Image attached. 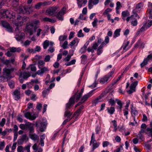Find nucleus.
<instances>
[{"instance_id":"obj_1","label":"nucleus","mask_w":152,"mask_h":152,"mask_svg":"<svg viewBox=\"0 0 152 152\" xmlns=\"http://www.w3.org/2000/svg\"><path fill=\"white\" fill-rule=\"evenodd\" d=\"M39 24L40 21L39 20H34L26 26V28L27 30H30L31 28H33L34 32H36V30L39 27Z\"/></svg>"},{"instance_id":"obj_2","label":"nucleus","mask_w":152,"mask_h":152,"mask_svg":"<svg viewBox=\"0 0 152 152\" xmlns=\"http://www.w3.org/2000/svg\"><path fill=\"white\" fill-rule=\"evenodd\" d=\"M28 18L26 16L22 17L18 15L17 17V19L15 24L16 26V30H18V27L22 26L24 22H26Z\"/></svg>"},{"instance_id":"obj_3","label":"nucleus","mask_w":152,"mask_h":152,"mask_svg":"<svg viewBox=\"0 0 152 152\" xmlns=\"http://www.w3.org/2000/svg\"><path fill=\"white\" fill-rule=\"evenodd\" d=\"M115 69H113L110 72H109L108 74L106 75L99 79V82L100 83L103 84L104 83H107L108 80L112 77V75L114 73Z\"/></svg>"},{"instance_id":"obj_4","label":"nucleus","mask_w":152,"mask_h":152,"mask_svg":"<svg viewBox=\"0 0 152 152\" xmlns=\"http://www.w3.org/2000/svg\"><path fill=\"white\" fill-rule=\"evenodd\" d=\"M14 70V69L13 68H8L7 67H5L3 69V75L7 79L11 78L12 77L10 75V74Z\"/></svg>"},{"instance_id":"obj_5","label":"nucleus","mask_w":152,"mask_h":152,"mask_svg":"<svg viewBox=\"0 0 152 152\" xmlns=\"http://www.w3.org/2000/svg\"><path fill=\"white\" fill-rule=\"evenodd\" d=\"M36 124L37 127H39L40 132H42L45 131L47 124V122L45 119H43V121L39 124L37 122H36Z\"/></svg>"},{"instance_id":"obj_6","label":"nucleus","mask_w":152,"mask_h":152,"mask_svg":"<svg viewBox=\"0 0 152 152\" xmlns=\"http://www.w3.org/2000/svg\"><path fill=\"white\" fill-rule=\"evenodd\" d=\"M76 94H74L72 97H71L69 102L66 104V110H68L70 109L71 106L73 105L75 103V98Z\"/></svg>"},{"instance_id":"obj_7","label":"nucleus","mask_w":152,"mask_h":152,"mask_svg":"<svg viewBox=\"0 0 152 152\" xmlns=\"http://www.w3.org/2000/svg\"><path fill=\"white\" fill-rule=\"evenodd\" d=\"M94 134V133H92V136L91 138V140L90 142V145H91V143H93L92 149L94 150L96 148H98L99 145V142H97L95 140Z\"/></svg>"},{"instance_id":"obj_8","label":"nucleus","mask_w":152,"mask_h":152,"mask_svg":"<svg viewBox=\"0 0 152 152\" xmlns=\"http://www.w3.org/2000/svg\"><path fill=\"white\" fill-rule=\"evenodd\" d=\"M66 9L65 7H63L58 13L56 17L59 20L62 21L64 20L63 15L66 13Z\"/></svg>"},{"instance_id":"obj_9","label":"nucleus","mask_w":152,"mask_h":152,"mask_svg":"<svg viewBox=\"0 0 152 152\" xmlns=\"http://www.w3.org/2000/svg\"><path fill=\"white\" fill-rule=\"evenodd\" d=\"M108 92L106 91L103 92L98 97L93 101V104L94 105H96L99 102H101L102 98Z\"/></svg>"},{"instance_id":"obj_10","label":"nucleus","mask_w":152,"mask_h":152,"mask_svg":"<svg viewBox=\"0 0 152 152\" xmlns=\"http://www.w3.org/2000/svg\"><path fill=\"white\" fill-rule=\"evenodd\" d=\"M58 8L57 7H52L47 10L46 13L47 15L51 16L54 15Z\"/></svg>"},{"instance_id":"obj_11","label":"nucleus","mask_w":152,"mask_h":152,"mask_svg":"<svg viewBox=\"0 0 152 152\" xmlns=\"http://www.w3.org/2000/svg\"><path fill=\"white\" fill-rule=\"evenodd\" d=\"M138 82L136 81L132 83L130 86V89L127 91V92L129 94H131L133 93L135 91V87L137 85Z\"/></svg>"},{"instance_id":"obj_12","label":"nucleus","mask_w":152,"mask_h":152,"mask_svg":"<svg viewBox=\"0 0 152 152\" xmlns=\"http://www.w3.org/2000/svg\"><path fill=\"white\" fill-rule=\"evenodd\" d=\"M1 24L2 26L5 28L7 31L10 32H12V28L7 22L5 21H2Z\"/></svg>"},{"instance_id":"obj_13","label":"nucleus","mask_w":152,"mask_h":152,"mask_svg":"<svg viewBox=\"0 0 152 152\" xmlns=\"http://www.w3.org/2000/svg\"><path fill=\"white\" fill-rule=\"evenodd\" d=\"M25 117L27 119H28L32 120L35 119L37 115L35 114H34L33 115L29 112H27L24 114Z\"/></svg>"},{"instance_id":"obj_14","label":"nucleus","mask_w":152,"mask_h":152,"mask_svg":"<svg viewBox=\"0 0 152 152\" xmlns=\"http://www.w3.org/2000/svg\"><path fill=\"white\" fill-rule=\"evenodd\" d=\"M26 129L29 130L30 133H32L34 132V124L29 122H27L26 123Z\"/></svg>"},{"instance_id":"obj_15","label":"nucleus","mask_w":152,"mask_h":152,"mask_svg":"<svg viewBox=\"0 0 152 152\" xmlns=\"http://www.w3.org/2000/svg\"><path fill=\"white\" fill-rule=\"evenodd\" d=\"M40 69L37 72V74L41 76L43 75V74L46 71H49L48 68L46 67H44L42 68L41 67Z\"/></svg>"},{"instance_id":"obj_16","label":"nucleus","mask_w":152,"mask_h":152,"mask_svg":"<svg viewBox=\"0 0 152 152\" xmlns=\"http://www.w3.org/2000/svg\"><path fill=\"white\" fill-rule=\"evenodd\" d=\"M93 91H90L88 94H85L81 98L80 101L81 103L85 102L87 99L92 95Z\"/></svg>"},{"instance_id":"obj_17","label":"nucleus","mask_w":152,"mask_h":152,"mask_svg":"<svg viewBox=\"0 0 152 152\" xmlns=\"http://www.w3.org/2000/svg\"><path fill=\"white\" fill-rule=\"evenodd\" d=\"M143 6V3L142 2L138 3L136 4L135 8L133 10H136L138 12H140L141 10L142 9Z\"/></svg>"},{"instance_id":"obj_18","label":"nucleus","mask_w":152,"mask_h":152,"mask_svg":"<svg viewBox=\"0 0 152 152\" xmlns=\"http://www.w3.org/2000/svg\"><path fill=\"white\" fill-rule=\"evenodd\" d=\"M144 44L143 42L141 41V39H139L137 42L135 44L133 49H134L135 48H137L139 46L140 48H144Z\"/></svg>"},{"instance_id":"obj_19","label":"nucleus","mask_w":152,"mask_h":152,"mask_svg":"<svg viewBox=\"0 0 152 152\" xmlns=\"http://www.w3.org/2000/svg\"><path fill=\"white\" fill-rule=\"evenodd\" d=\"M30 76V73L29 72H20V77L23 78L24 79H26Z\"/></svg>"},{"instance_id":"obj_20","label":"nucleus","mask_w":152,"mask_h":152,"mask_svg":"<svg viewBox=\"0 0 152 152\" xmlns=\"http://www.w3.org/2000/svg\"><path fill=\"white\" fill-rule=\"evenodd\" d=\"M13 96L15 99L18 100L20 98V93L17 90H15L13 93Z\"/></svg>"},{"instance_id":"obj_21","label":"nucleus","mask_w":152,"mask_h":152,"mask_svg":"<svg viewBox=\"0 0 152 152\" xmlns=\"http://www.w3.org/2000/svg\"><path fill=\"white\" fill-rule=\"evenodd\" d=\"M29 136L30 138L34 141H35L37 140L38 141L39 140V137L36 134L30 133Z\"/></svg>"},{"instance_id":"obj_22","label":"nucleus","mask_w":152,"mask_h":152,"mask_svg":"<svg viewBox=\"0 0 152 152\" xmlns=\"http://www.w3.org/2000/svg\"><path fill=\"white\" fill-rule=\"evenodd\" d=\"M12 12L9 10L5 11L3 13V15L4 18H11L12 16L13 15L12 14Z\"/></svg>"},{"instance_id":"obj_23","label":"nucleus","mask_w":152,"mask_h":152,"mask_svg":"<svg viewBox=\"0 0 152 152\" xmlns=\"http://www.w3.org/2000/svg\"><path fill=\"white\" fill-rule=\"evenodd\" d=\"M25 34L23 33H21L20 35H16L15 38L17 41L21 40L25 38Z\"/></svg>"},{"instance_id":"obj_24","label":"nucleus","mask_w":152,"mask_h":152,"mask_svg":"<svg viewBox=\"0 0 152 152\" xmlns=\"http://www.w3.org/2000/svg\"><path fill=\"white\" fill-rule=\"evenodd\" d=\"M77 4L79 8H80L82 6V5H85L87 3V0H77Z\"/></svg>"},{"instance_id":"obj_25","label":"nucleus","mask_w":152,"mask_h":152,"mask_svg":"<svg viewBox=\"0 0 152 152\" xmlns=\"http://www.w3.org/2000/svg\"><path fill=\"white\" fill-rule=\"evenodd\" d=\"M84 106H81L74 113L73 116L77 118L80 115L81 110L83 109Z\"/></svg>"},{"instance_id":"obj_26","label":"nucleus","mask_w":152,"mask_h":152,"mask_svg":"<svg viewBox=\"0 0 152 152\" xmlns=\"http://www.w3.org/2000/svg\"><path fill=\"white\" fill-rule=\"evenodd\" d=\"M9 50L10 52L12 53L19 52L21 50L20 48H16L14 47L10 48Z\"/></svg>"},{"instance_id":"obj_27","label":"nucleus","mask_w":152,"mask_h":152,"mask_svg":"<svg viewBox=\"0 0 152 152\" xmlns=\"http://www.w3.org/2000/svg\"><path fill=\"white\" fill-rule=\"evenodd\" d=\"M138 23L137 19L134 17L133 16L131 19V24L132 26H137Z\"/></svg>"},{"instance_id":"obj_28","label":"nucleus","mask_w":152,"mask_h":152,"mask_svg":"<svg viewBox=\"0 0 152 152\" xmlns=\"http://www.w3.org/2000/svg\"><path fill=\"white\" fill-rule=\"evenodd\" d=\"M129 12L127 11H124L122 12V19L124 20H125V18L129 15Z\"/></svg>"},{"instance_id":"obj_29","label":"nucleus","mask_w":152,"mask_h":152,"mask_svg":"<svg viewBox=\"0 0 152 152\" xmlns=\"http://www.w3.org/2000/svg\"><path fill=\"white\" fill-rule=\"evenodd\" d=\"M79 42V39L77 37L75 38L74 40L72 41L69 43V45L71 46H73L74 45L75 43H77V44Z\"/></svg>"},{"instance_id":"obj_30","label":"nucleus","mask_w":152,"mask_h":152,"mask_svg":"<svg viewBox=\"0 0 152 152\" xmlns=\"http://www.w3.org/2000/svg\"><path fill=\"white\" fill-rule=\"evenodd\" d=\"M149 61V60L148 59L147 57L145 58L144 59L142 62L140 64V65L141 67L142 68L145 65H146L148 63V61Z\"/></svg>"},{"instance_id":"obj_31","label":"nucleus","mask_w":152,"mask_h":152,"mask_svg":"<svg viewBox=\"0 0 152 152\" xmlns=\"http://www.w3.org/2000/svg\"><path fill=\"white\" fill-rule=\"evenodd\" d=\"M43 20L45 22H49L52 23H55L56 21L55 20L48 17L44 18L43 19Z\"/></svg>"},{"instance_id":"obj_32","label":"nucleus","mask_w":152,"mask_h":152,"mask_svg":"<svg viewBox=\"0 0 152 152\" xmlns=\"http://www.w3.org/2000/svg\"><path fill=\"white\" fill-rule=\"evenodd\" d=\"M120 29H116L114 33L113 37L114 38H116L120 35Z\"/></svg>"},{"instance_id":"obj_33","label":"nucleus","mask_w":152,"mask_h":152,"mask_svg":"<svg viewBox=\"0 0 152 152\" xmlns=\"http://www.w3.org/2000/svg\"><path fill=\"white\" fill-rule=\"evenodd\" d=\"M115 101H117V104L119 106V108L120 110V111H121V109L123 106V105L124 104V103H122L120 100L117 99H115Z\"/></svg>"},{"instance_id":"obj_34","label":"nucleus","mask_w":152,"mask_h":152,"mask_svg":"<svg viewBox=\"0 0 152 152\" xmlns=\"http://www.w3.org/2000/svg\"><path fill=\"white\" fill-rule=\"evenodd\" d=\"M67 36L66 35H61L59 36L58 40L60 41V44H61L62 42L65 40L67 38Z\"/></svg>"},{"instance_id":"obj_35","label":"nucleus","mask_w":152,"mask_h":152,"mask_svg":"<svg viewBox=\"0 0 152 152\" xmlns=\"http://www.w3.org/2000/svg\"><path fill=\"white\" fill-rule=\"evenodd\" d=\"M72 114V113L70 112L68 110H66L64 113V116L65 117H67V118L69 119Z\"/></svg>"},{"instance_id":"obj_36","label":"nucleus","mask_w":152,"mask_h":152,"mask_svg":"<svg viewBox=\"0 0 152 152\" xmlns=\"http://www.w3.org/2000/svg\"><path fill=\"white\" fill-rule=\"evenodd\" d=\"M108 112L111 115L113 114L115 111V108L113 107H111L110 108H108L107 109Z\"/></svg>"},{"instance_id":"obj_37","label":"nucleus","mask_w":152,"mask_h":152,"mask_svg":"<svg viewBox=\"0 0 152 152\" xmlns=\"http://www.w3.org/2000/svg\"><path fill=\"white\" fill-rule=\"evenodd\" d=\"M28 68H30L32 72H35L37 70L36 67L35 65L34 64L30 65L28 68H26V69H28Z\"/></svg>"},{"instance_id":"obj_38","label":"nucleus","mask_w":152,"mask_h":152,"mask_svg":"<svg viewBox=\"0 0 152 152\" xmlns=\"http://www.w3.org/2000/svg\"><path fill=\"white\" fill-rule=\"evenodd\" d=\"M27 8L26 7H20L19 9L20 12L23 14L25 13L27 11Z\"/></svg>"},{"instance_id":"obj_39","label":"nucleus","mask_w":152,"mask_h":152,"mask_svg":"<svg viewBox=\"0 0 152 152\" xmlns=\"http://www.w3.org/2000/svg\"><path fill=\"white\" fill-rule=\"evenodd\" d=\"M49 41L48 40H46L43 43V47L44 49H46L49 45Z\"/></svg>"},{"instance_id":"obj_40","label":"nucleus","mask_w":152,"mask_h":152,"mask_svg":"<svg viewBox=\"0 0 152 152\" xmlns=\"http://www.w3.org/2000/svg\"><path fill=\"white\" fill-rule=\"evenodd\" d=\"M123 75V74H122L121 75L119 76L118 78L115 80L113 81L111 84L112 86L115 85L121 78V75Z\"/></svg>"},{"instance_id":"obj_41","label":"nucleus","mask_w":152,"mask_h":152,"mask_svg":"<svg viewBox=\"0 0 152 152\" xmlns=\"http://www.w3.org/2000/svg\"><path fill=\"white\" fill-rule=\"evenodd\" d=\"M45 64V61L42 60H39L38 61V65L39 69H40V66H41L42 65H44Z\"/></svg>"},{"instance_id":"obj_42","label":"nucleus","mask_w":152,"mask_h":152,"mask_svg":"<svg viewBox=\"0 0 152 152\" xmlns=\"http://www.w3.org/2000/svg\"><path fill=\"white\" fill-rule=\"evenodd\" d=\"M39 83V82L38 80L37 79H36L34 80H31V82L29 83H27V84L28 85L30 84L32 85V84L34 83Z\"/></svg>"},{"instance_id":"obj_43","label":"nucleus","mask_w":152,"mask_h":152,"mask_svg":"<svg viewBox=\"0 0 152 152\" xmlns=\"http://www.w3.org/2000/svg\"><path fill=\"white\" fill-rule=\"evenodd\" d=\"M98 22V19L97 18H94V21L92 22V25L94 27H97V23Z\"/></svg>"},{"instance_id":"obj_44","label":"nucleus","mask_w":152,"mask_h":152,"mask_svg":"<svg viewBox=\"0 0 152 152\" xmlns=\"http://www.w3.org/2000/svg\"><path fill=\"white\" fill-rule=\"evenodd\" d=\"M93 4L92 2V0H89L88 3V8L91 10L93 6Z\"/></svg>"},{"instance_id":"obj_45","label":"nucleus","mask_w":152,"mask_h":152,"mask_svg":"<svg viewBox=\"0 0 152 152\" xmlns=\"http://www.w3.org/2000/svg\"><path fill=\"white\" fill-rule=\"evenodd\" d=\"M77 36L79 37H83L84 36V35L82 32V31L81 29L78 32Z\"/></svg>"},{"instance_id":"obj_46","label":"nucleus","mask_w":152,"mask_h":152,"mask_svg":"<svg viewBox=\"0 0 152 152\" xmlns=\"http://www.w3.org/2000/svg\"><path fill=\"white\" fill-rule=\"evenodd\" d=\"M109 102L110 103L112 106L114 105L115 103V100L112 98L109 99Z\"/></svg>"},{"instance_id":"obj_47","label":"nucleus","mask_w":152,"mask_h":152,"mask_svg":"<svg viewBox=\"0 0 152 152\" xmlns=\"http://www.w3.org/2000/svg\"><path fill=\"white\" fill-rule=\"evenodd\" d=\"M77 92L76 93L74 94H76L75 99V98L76 100L77 101L79 99L82 95L80 94V93H79L77 94Z\"/></svg>"},{"instance_id":"obj_48","label":"nucleus","mask_w":152,"mask_h":152,"mask_svg":"<svg viewBox=\"0 0 152 152\" xmlns=\"http://www.w3.org/2000/svg\"><path fill=\"white\" fill-rule=\"evenodd\" d=\"M41 2H39L36 4L34 6V8L37 9H39L42 6Z\"/></svg>"},{"instance_id":"obj_49","label":"nucleus","mask_w":152,"mask_h":152,"mask_svg":"<svg viewBox=\"0 0 152 152\" xmlns=\"http://www.w3.org/2000/svg\"><path fill=\"white\" fill-rule=\"evenodd\" d=\"M68 45V42L66 41H65L63 45H61V47L63 48L64 49H66L67 48V45Z\"/></svg>"},{"instance_id":"obj_50","label":"nucleus","mask_w":152,"mask_h":152,"mask_svg":"<svg viewBox=\"0 0 152 152\" xmlns=\"http://www.w3.org/2000/svg\"><path fill=\"white\" fill-rule=\"evenodd\" d=\"M50 57L49 55H47L45 56L44 61L45 62H48L50 61Z\"/></svg>"},{"instance_id":"obj_51","label":"nucleus","mask_w":152,"mask_h":152,"mask_svg":"<svg viewBox=\"0 0 152 152\" xmlns=\"http://www.w3.org/2000/svg\"><path fill=\"white\" fill-rule=\"evenodd\" d=\"M9 86L11 88H13L14 86V82L12 81H9L8 82Z\"/></svg>"},{"instance_id":"obj_52","label":"nucleus","mask_w":152,"mask_h":152,"mask_svg":"<svg viewBox=\"0 0 152 152\" xmlns=\"http://www.w3.org/2000/svg\"><path fill=\"white\" fill-rule=\"evenodd\" d=\"M132 12L134 14V15H133L134 16V17L135 18V17H137V18L138 19H139L140 18V17L137 14V12H138L136 10H133L132 11Z\"/></svg>"},{"instance_id":"obj_53","label":"nucleus","mask_w":152,"mask_h":152,"mask_svg":"<svg viewBox=\"0 0 152 152\" xmlns=\"http://www.w3.org/2000/svg\"><path fill=\"white\" fill-rule=\"evenodd\" d=\"M5 119L4 118H2L1 121L0 122V126L3 127L4 126L5 123Z\"/></svg>"},{"instance_id":"obj_54","label":"nucleus","mask_w":152,"mask_h":152,"mask_svg":"<svg viewBox=\"0 0 152 152\" xmlns=\"http://www.w3.org/2000/svg\"><path fill=\"white\" fill-rule=\"evenodd\" d=\"M111 11H112V10L110 8H107V9H106L105 10V11H104V12L103 13V14H104V15L108 14V13L110 12Z\"/></svg>"},{"instance_id":"obj_55","label":"nucleus","mask_w":152,"mask_h":152,"mask_svg":"<svg viewBox=\"0 0 152 152\" xmlns=\"http://www.w3.org/2000/svg\"><path fill=\"white\" fill-rule=\"evenodd\" d=\"M121 7V6L120 2L119 1H118L116 3V10H119Z\"/></svg>"},{"instance_id":"obj_56","label":"nucleus","mask_w":152,"mask_h":152,"mask_svg":"<svg viewBox=\"0 0 152 152\" xmlns=\"http://www.w3.org/2000/svg\"><path fill=\"white\" fill-rule=\"evenodd\" d=\"M131 113L133 114L134 115H136L138 114V112L137 110L133 108H131Z\"/></svg>"},{"instance_id":"obj_57","label":"nucleus","mask_w":152,"mask_h":152,"mask_svg":"<svg viewBox=\"0 0 152 152\" xmlns=\"http://www.w3.org/2000/svg\"><path fill=\"white\" fill-rule=\"evenodd\" d=\"M86 48L83 47L81 48V49L80 50V52L81 54L84 53L86 52Z\"/></svg>"},{"instance_id":"obj_58","label":"nucleus","mask_w":152,"mask_h":152,"mask_svg":"<svg viewBox=\"0 0 152 152\" xmlns=\"http://www.w3.org/2000/svg\"><path fill=\"white\" fill-rule=\"evenodd\" d=\"M26 136L25 135H23L21 139L18 140V143H19L21 141L23 142L26 139Z\"/></svg>"},{"instance_id":"obj_59","label":"nucleus","mask_w":152,"mask_h":152,"mask_svg":"<svg viewBox=\"0 0 152 152\" xmlns=\"http://www.w3.org/2000/svg\"><path fill=\"white\" fill-rule=\"evenodd\" d=\"M137 137L142 141H143L144 140L143 136H142V134L139 133L137 135Z\"/></svg>"},{"instance_id":"obj_60","label":"nucleus","mask_w":152,"mask_h":152,"mask_svg":"<svg viewBox=\"0 0 152 152\" xmlns=\"http://www.w3.org/2000/svg\"><path fill=\"white\" fill-rule=\"evenodd\" d=\"M101 131V128L100 126H97L96 129H95V131L96 132V133L97 134H98L99 133V132Z\"/></svg>"},{"instance_id":"obj_61","label":"nucleus","mask_w":152,"mask_h":152,"mask_svg":"<svg viewBox=\"0 0 152 152\" xmlns=\"http://www.w3.org/2000/svg\"><path fill=\"white\" fill-rule=\"evenodd\" d=\"M20 128L23 130L26 129V124H20L19 126Z\"/></svg>"},{"instance_id":"obj_62","label":"nucleus","mask_w":152,"mask_h":152,"mask_svg":"<svg viewBox=\"0 0 152 152\" xmlns=\"http://www.w3.org/2000/svg\"><path fill=\"white\" fill-rule=\"evenodd\" d=\"M31 42L28 40H26L24 43L23 45L25 46H27L29 45Z\"/></svg>"},{"instance_id":"obj_63","label":"nucleus","mask_w":152,"mask_h":152,"mask_svg":"<svg viewBox=\"0 0 152 152\" xmlns=\"http://www.w3.org/2000/svg\"><path fill=\"white\" fill-rule=\"evenodd\" d=\"M10 62V61L8 59H6L5 61H4L3 63L4 64L7 66Z\"/></svg>"},{"instance_id":"obj_64","label":"nucleus","mask_w":152,"mask_h":152,"mask_svg":"<svg viewBox=\"0 0 152 152\" xmlns=\"http://www.w3.org/2000/svg\"><path fill=\"white\" fill-rule=\"evenodd\" d=\"M109 143L107 141H104L103 142L102 146L104 147H107L109 145Z\"/></svg>"}]
</instances>
